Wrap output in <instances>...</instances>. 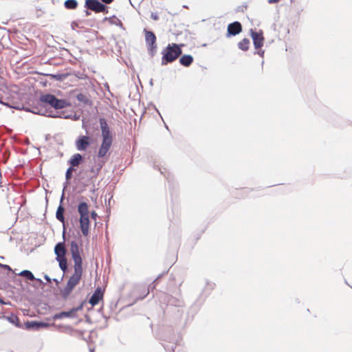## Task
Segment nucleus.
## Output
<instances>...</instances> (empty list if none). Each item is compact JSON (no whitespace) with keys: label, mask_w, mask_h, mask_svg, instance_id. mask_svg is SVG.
Here are the masks:
<instances>
[{"label":"nucleus","mask_w":352,"mask_h":352,"mask_svg":"<svg viewBox=\"0 0 352 352\" xmlns=\"http://www.w3.org/2000/svg\"><path fill=\"white\" fill-rule=\"evenodd\" d=\"M184 45L177 43H169L162 51L161 65H167L176 60L182 54V47Z\"/></svg>","instance_id":"f257e3e1"},{"label":"nucleus","mask_w":352,"mask_h":352,"mask_svg":"<svg viewBox=\"0 0 352 352\" xmlns=\"http://www.w3.org/2000/svg\"><path fill=\"white\" fill-rule=\"evenodd\" d=\"M78 212L80 214L79 223L80 228L83 236H87L89 231V205L85 201H80L77 207Z\"/></svg>","instance_id":"f03ea898"},{"label":"nucleus","mask_w":352,"mask_h":352,"mask_svg":"<svg viewBox=\"0 0 352 352\" xmlns=\"http://www.w3.org/2000/svg\"><path fill=\"white\" fill-rule=\"evenodd\" d=\"M74 272L69 278L65 287L60 290L63 299L66 300L72 293L76 285L80 282L82 274V267H74Z\"/></svg>","instance_id":"7ed1b4c3"},{"label":"nucleus","mask_w":352,"mask_h":352,"mask_svg":"<svg viewBox=\"0 0 352 352\" xmlns=\"http://www.w3.org/2000/svg\"><path fill=\"white\" fill-rule=\"evenodd\" d=\"M39 102L43 104V105L50 106V109H54L55 110L62 109L66 107L69 106V102L65 99H59L56 96L51 94H43L39 98Z\"/></svg>","instance_id":"20e7f679"},{"label":"nucleus","mask_w":352,"mask_h":352,"mask_svg":"<svg viewBox=\"0 0 352 352\" xmlns=\"http://www.w3.org/2000/svg\"><path fill=\"white\" fill-rule=\"evenodd\" d=\"M25 111L32 112L34 114L45 116L50 118H60L65 119H68L70 118L69 115H65V113H59L58 111H54L50 108L46 107L45 105H43L41 102L36 106L32 107L31 109L28 107L25 108Z\"/></svg>","instance_id":"39448f33"},{"label":"nucleus","mask_w":352,"mask_h":352,"mask_svg":"<svg viewBox=\"0 0 352 352\" xmlns=\"http://www.w3.org/2000/svg\"><path fill=\"white\" fill-rule=\"evenodd\" d=\"M158 298L161 304L166 305V306H173L179 308L184 306V302L182 298L173 296L166 293H161Z\"/></svg>","instance_id":"423d86ee"},{"label":"nucleus","mask_w":352,"mask_h":352,"mask_svg":"<svg viewBox=\"0 0 352 352\" xmlns=\"http://www.w3.org/2000/svg\"><path fill=\"white\" fill-rule=\"evenodd\" d=\"M144 32H145V42L148 53L151 57H153L157 52L156 36L152 31L146 29H144Z\"/></svg>","instance_id":"0eeeda50"},{"label":"nucleus","mask_w":352,"mask_h":352,"mask_svg":"<svg viewBox=\"0 0 352 352\" xmlns=\"http://www.w3.org/2000/svg\"><path fill=\"white\" fill-rule=\"evenodd\" d=\"M85 7L96 13H107V7L98 0H85Z\"/></svg>","instance_id":"6e6552de"},{"label":"nucleus","mask_w":352,"mask_h":352,"mask_svg":"<svg viewBox=\"0 0 352 352\" xmlns=\"http://www.w3.org/2000/svg\"><path fill=\"white\" fill-rule=\"evenodd\" d=\"M70 251L74 262V267H82V260L80 254L78 245L76 241H71Z\"/></svg>","instance_id":"1a4fd4ad"},{"label":"nucleus","mask_w":352,"mask_h":352,"mask_svg":"<svg viewBox=\"0 0 352 352\" xmlns=\"http://www.w3.org/2000/svg\"><path fill=\"white\" fill-rule=\"evenodd\" d=\"M50 324L43 321L27 320L24 322L23 328L28 331H38L41 329H47Z\"/></svg>","instance_id":"9d476101"},{"label":"nucleus","mask_w":352,"mask_h":352,"mask_svg":"<svg viewBox=\"0 0 352 352\" xmlns=\"http://www.w3.org/2000/svg\"><path fill=\"white\" fill-rule=\"evenodd\" d=\"M250 36L253 41V44L256 50L260 49L264 43V36L262 30L256 32L253 29H250Z\"/></svg>","instance_id":"9b49d317"},{"label":"nucleus","mask_w":352,"mask_h":352,"mask_svg":"<svg viewBox=\"0 0 352 352\" xmlns=\"http://www.w3.org/2000/svg\"><path fill=\"white\" fill-rule=\"evenodd\" d=\"M242 32L241 23L239 21H234L228 24L227 28L226 37L234 36Z\"/></svg>","instance_id":"f8f14e48"},{"label":"nucleus","mask_w":352,"mask_h":352,"mask_svg":"<svg viewBox=\"0 0 352 352\" xmlns=\"http://www.w3.org/2000/svg\"><path fill=\"white\" fill-rule=\"evenodd\" d=\"M91 144V138L87 135H80L76 140V147L78 151H86Z\"/></svg>","instance_id":"ddd939ff"},{"label":"nucleus","mask_w":352,"mask_h":352,"mask_svg":"<svg viewBox=\"0 0 352 352\" xmlns=\"http://www.w3.org/2000/svg\"><path fill=\"white\" fill-rule=\"evenodd\" d=\"M99 123L101 129L102 139L113 140V137L106 119L104 118H100Z\"/></svg>","instance_id":"4468645a"},{"label":"nucleus","mask_w":352,"mask_h":352,"mask_svg":"<svg viewBox=\"0 0 352 352\" xmlns=\"http://www.w3.org/2000/svg\"><path fill=\"white\" fill-rule=\"evenodd\" d=\"M65 213V208L63 206V204H59V206L57 208L56 212V218L63 223V236L65 239V234L66 232V228H65V218L64 216Z\"/></svg>","instance_id":"2eb2a0df"},{"label":"nucleus","mask_w":352,"mask_h":352,"mask_svg":"<svg viewBox=\"0 0 352 352\" xmlns=\"http://www.w3.org/2000/svg\"><path fill=\"white\" fill-rule=\"evenodd\" d=\"M113 140L102 139L101 146L98 152V157L100 158L104 157L112 145Z\"/></svg>","instance_id":"dca6fc26"},{"label":"nucleus","mask_w":352,"mask_h":352,"mask_svg":"<svg viewBox=\"0 0 352 352\" xmlns=\"http://www.w3.org/2000/svg\"><path fill=\"white\" fill-rule=\"evenodd\" d=\"M104 292L101 289V287H98L91 295L89 300V303L91 305V306H95L99 303V302L103 298Z\"/></svg>","instance_id":"f3484780"},{"label":"nucleus","mask_w":352,"mask_h":352,"mask_svg":"<svg viewBox=\"0 0 352 352\" xmlns=\"http://www.w3.org/2000/svg\"><path fill=\"white\" fill-rule=\"evenodd\" d=\"M67 250L65 248V242H58L54 247V253L56 255V258H66L65 254Z\"/></svg>","instance_id":"a211bd4d"},{"label":"nucleus","mask_w":352,"mask_h":352,"mask_svg":"<svg viewBox=\"0 0 352 352\" xmlns=\"http://www.w3.org/2000/svg\"><path fill=\"white\" fill-rule=\"evenodd\" d=\"M1 318H3L9 321L11 324H14L15 327L18 328L23 329V325L20 322L19 317L14 314H10V316H1Z\"/></svg>","instance_id":"6ab92c4d"},{"label":"nucleus","mask_w":352,"mask_h":352,"mask_svg":"<svg viewBox=\"0 0 352 352\" xmlns=\"http://www.w3.org/2000/svg\"><path fill=\"white\" fill-rule=\"evenodd\" d=\"M84 161L83 156L80 153H76L69 160L68 164L74 168L78 166Z\"/></svg>","instance_id":"aec40b11"},{"label":"nucleus","mask_w":352,"mask_h":352,"mask_svg":"<svg viewBox=\"0 0 352 352\" xmlns=\"http://www.w3.org/2000/svg\"><path fill=\"white\" fill-rule=\"evenodd\" d=\"M76 98L82 104L91 106L92 101L90 99V96L88 93H78L76 96Z\"/></svg>","instance_id":"412c9836"},{"label":"nucleus","mask_w":352,"mask_h":352,"mask_svg":"<svg viewBox=\"0 0 352 352\" xmlns=\"http://www.w3.org/2000/svg\"><path fill=\"white\" fill-rule=\"evenodd\" d=\"M19 276L24 277L25 279L29 280H36L40 285H44L45 283L41 279L35 278L32 272L28 270H24L18 274Z\"/></svg>","instance_id":"4be33fe9"},{"label":"nucleus","mask_w":352,"mask_h":352,"mask_svg":"<svg viewBox=\"0 0 352 352\" xmlns=\"http://www.w3.org/2000/svg\"><path fill=\"white\" fill-rule=\"evenodd\" d=\"M76 317V316H74L73 311H72V309H70L69 311H61V312L55 314L52 316V318L56 320L63 319V318H74Z\"/></svg>","instance_id":"5701e85b"},{"label":"nucleus","mask_w":352,"mask_h":352,"mask_svg":"<svg viewBox=\"0 0 352 352\" xmlns=\"http://www.w3.org/2000/svg\"><path fill=\"white\" fill-rule=\"evenodd\" d=\"M193 57L190 54H184L179 58V63L184 67H189L193 62Z\"/></svg>","instance_id":"b1692460"},{"label":"nucleus","mask_w":352,"mask_h":352,"mask_svg":"<svg viewBox=\"0 0 352 352\" xmlns=\"http://www.w3.org/2000/svg\"><path fill=\"white\" fill-rule=\"evenodd\" d=\"M250 41L248 38H244L242 39L240 42L238 43L237 46L239 49H240L242 51H248L249 49Z\"/></svg>","instance_id":"393cba45"},{"label":"nucleus","mask_w":352,"mask_h":352,"mask_svg":"<svg viewBox=\"0 0 352 352\" xmlns=\"http://www.w3.org/2000/svg\"><path fill=\"white\" fill-rule=\"evenodd\" d=\"M78 1L76 0H66L64 6L68 10H74L78 7Z\"/></svg>","instance_id":"a878e982"},{"label":"nucleus","mask_w":352,"mask_h":352,"mask_svg":"<svg viewBox=\"0 0 352 352\" xmlns=\"http://www.w3.org/2000/svg\"><path fill=\"white\" fill-rule=\"evenodd\" d=\"M56 260L58 262L59 267L60 270L65 272L67 270V261L66 258H56Z\"/></svg>","instance_id":"bb28decb"},{"label":"nucleus","mask_w":352,"mask_h":352,"mask_svg":"<svg viewBox=\"0 0 352 352\" xmlns=\"http://www.w3.org/2000/svg\"><path fill=\"white\" fill-rule=\"evenodd\" d=\"M162 276V274H160V275L157 277V278H156V279H155V280H154L151 284H150V285H148V292H147V293H146V294L143 297H142V298H141V299L144 298L146 296V295L149 293L150 290H153V289H154V288L155 287V282H156L158 279H160V278H161V276Z\"/></svg>","instance_id":"cd10ccee"},{"label":"nucleus","mask_w":352,"mask_h":352,"mask_svg":"<svg viewBox=\"0 0 352 352\" xmlns=\"http://www.w3.org/2000/svg\"><path fill=\"white\" fill-rule=\"evenodd\" d=\"M76 168H72V166H69L65 173V179L68 181L70 180L72 178L73 176V171H75Z\"/></svg>","instance_id":"c85d7f7f"},{"label":"nucleus","mask_w":352,"mask_h":352,"mask_svg":"<svg viewBox=\"0 0 352 352\" xmlns=\"http://www.w3.org/2000/svg\"><path fill=\"white\" fill-rule=\"evenodd\" d=\"M51 76L56 80H62L67 76V75L64 74H52Z\"/></svg>","instance_id":"c756f323"},{"label":"nucleus","mask_w":352,"mask_h":352,"mask_svg":"<svg viewBox=\"0 0 352 352\" xmlns=\"http://www.w3.org/2000/svg\"><path fill=\"white\" fill-rule=\"evenodd\" d=\"M83 305H84V302H82L80 305H78V307H74L72 309V311H73V313L74 314V316H76V312L81 310L83 307Z\"/></svg>","instance_id":"7c9ffc66"},{"label":"nucleus","mask_w":352,"mask_h":352,"mask_svg":"<svg viewBox=\"0 0 352 352\" xmlns=\"http://www.w3.org/2000/svg\"><path fill=\"white\" fill-rule=\"evenodd\" d=\"M89 171L93 174V177H96L100 171L95 166H93L90 168Z\"/></svg>","instance_id":"2f4dec72"},{"label":"nucleus","mask_w":352,"mask_h":352,"mask_svg":"<svg viewBox=\"0 0 352 352\" xmlns=\"http://www.w3.org/2000/svg\"><path fill=\"white\" fill-rule=\"evenodd\" d=\"M104 162L98 161V162H96V165L94 166L97 169H98L99 171L102 169Z\"/></svg>","instance_id":"473e14b6"},{"label":"nucleus","mask_w":352,"mask_h":352,"mask_svg":"<svg viewBox=\"0 0 352 352\" xmlns=\"http://www.w3.org/2000/svg\"><path fill=\"white\" fill-rule=\"evenodd\" d=\"M0 267L3 268V269H5V270H7L8 271H10V272L12 271V270L10 267V266L8 265H6V264H3V263H0Z\"/></svg>","instance_id":"72a5a7b5"},{"label":"nucleus","mask_w":352,"mask_h":352,"mask_svg":"<svg viewBox=\"0 0 352 352\" xmlns=\"http://www.w3.org/2000/svg\"><path fill=\"white\" fill-rule=\"evenodd\" d=\"M113 18L116 19V22H114V21H111V23H114V24H116V25H120V27H122V23L121 22V21H120V19H118L116 18V16H113Z\"/></svg>","instance_id":"f704fd0d"},{"label":"nucleus","mask_w":352,"mask_h":352,"mask_svg":"<svg viewBox=\"0 0 352 352\" xmlns=\"http://www.w3.org/2000/svg\"><path fill=\"white\" fill-rule=\"evenodd\" d=\"M151 18L154 21H157L159 19V16L157 12H152L151 14Z\"/></svg>","instance_id":"c9c22d12"},{"label":"nucleus","mask_w":352,"mask_h":352,"mask_svg":"<svg viewBox=\"0 0 352 352\" xmlns=\"http://www.w3.org/2000/svg\"><path fill=\"white\" fill-rule=\"evenodd\" d=\"M159 170L160 171L161 174L164 175L166 178L167 179L169 180V174L168 175H166L165 173V170H166V168H158Z\"/></svg>","instance_id":"e433bc0d"},{"label":"nucleus","mask_w":352,"mask_h":352,"mask_svg":"<svg viewBox=\"0 0 352 352\" xmlns=\"http://www.w3.org/2000/svg\"><path fill=\"white\" fill-rule=\"evenodd\" d=\"M214 287V283H206V289H207L208 288H209L210 290L212 289Z\"/></svg>","instance_id":"4c0bfd02"},{"label":"nucleus","mask_w":352,"mask_h":352,"mask_svg":"<svg viewBox=\"0 0 352 352\" xmlns=\"http://www.w3.org/2000/svg\"><path fill=\"white\" fill-rule=\"evenodd\" d=\"M90 215H91V218L92 219L96 220L98 214H97V213L94 210L91 212Z\"/></svg>","instance_id":"58836bf2"},{"label":"nucleus","mask_w":352,"mask_h":352,"mask_svg":"<svg viewBox=\"0 0 352 352\" xmlns=\"http://www.w3.org/2000/svg\"><path fill=\"white\" fill-rule=\"evenodd\" d=\"M265 51L264 50H259L254 52V54H258L260 56L263 57Z\"/></svg>","instance_id":"ea45409f"},{"label":"nucleus","mask_w":352,"mask_h":352,"mask_svg":"<svg viewBox=\"0 0 352 352\" xmlns=\"http://www.w3.org/2000/svg\"><path fill=\"white\" fill-rule=\"evenodd\" d=\"M0 303L1 305H10V302L8 301V302H6L3 299H2L1 297H0Z\"/></svg>","instance_id":"a19ab883"},{"label":"nucleus","mask_w":352,"mask_h":352,"mask_svg":"<svg viewBox=\"0 0 352 352\" xmlns=\"http://www.w3.org/2000/svg\"><path fill=\"white\" fill-rule=\"evenodd\" d=\"M44 278L45 280H47V282H51L52 281V279L51 278L47 275V274H45L44 275Z\"/></svg>","instance_id":"79ce46f5"},{"label":"nucleus","mask_w":352,"mask_h":352,"mask_svg":"<svg viewBox=\"0 0 352 352\" xmlns=\"http://www.w3.org/2000/svg\"><path fill=\"white\" fill-rule=\"evenodd\" d=\"M113 0H101V1L105 4H109L113 2Z\"/></svg>","instance_id":"37998d69"},{"label":"nucleus","mask_w":352,"mask_h":352,"mask_svg":"<svg viewBox=\"0 0 352 352\" xmlns=\"http://www.w3.org/2000/svg\"><path fill=\"white\" fill-rule=\"evenodd\" d=\"M280 0H268V3L270 4L276 3L279 2Z\"/></svg>","instance_id":"c03bdc74"},{"label":"nucleus","mask_w":352,"mask_h":352,"mask_svg":"<svg viewBox=\"0 0 352 352\" xmlns=\"http://www.w3.org/2000/svg\"><path fill=\"white\" fill-rule=\"evenodd\" d=\"M64 197H65V195H64V190H63L62 195H61V197H60V204H63Z\"/></svg>","instance_id":"a18cd8bd"},{"label":"nucleus","mask_w":352,"mask_h":352,"mask_svg":"<svg viewBox=\"0 0 352 352\" xmlns=\"http://www.w3.org/2000/svg\"><path fill=\"white\" fill-rule=\"evenodd\" d=\"M2 104H3V105H5V106H6V107H9V108H14V107H13L12 106H11L8 102H3L2 103Z\"/></svg>","instance_id":"49530a36"},{"label":"nucleus","mask_w":352,"mask_h":352,"mask_svg":"<svg viewBox=\"0 0 352 352\" xmlns=\"http://www.w3.org/2000/svg\"><path fill=\"white\" fill-rule=\"evenodd\" d=\"M85 13L87 16H88L91 14V12L89 11V9H87V10H85Z\"/></svg>","instance_id":"de8ad7c7"},{"label":"nucleus","mask_w":352,"mask_h":352,"mask_svg":"<svg viewBox=\"0 0 352 352\" xmlns=\"http://www.w3.org/2000/svg\"><path fill=\"white\" fill-rule=\"evenodd\" d=\"M52 280H53L54 283H56V285L59 284V281L56 278H53Z\"/></svg>","instance_id":"09e8293b"},{"label":"nucleus","mask_w":352,"mask_h":352,"mask_svg":"<svg viewBox=\"0 0 352 352\" xmlns=\"http://www.w3.org/2000/svg\"><path fill=\"white\" fill-rule=\"evenodd\" d=\"M149 84H150L151 85H153V79H151V80H150Z\"/></svg>","instance_id":"8fccbe9b"},{"label":"nucleus","mask_w":352,"mask_h":352,"mask_svg":"<svg viewBox=\"0 0 352 352\" xmlns=\"http://www.w3.org/2000/svg\"><path fill=\"white\" fill-rule=\"evenodd\" d=\"M82 128L83 129H86V125L84 122H82Z\"/></svg>","instance_id":"3c124183"},{"label":"nucleus","mask_w":352,"mask_h":352,"mask_svg":"<svg viewBox=\"0 0 352 352\" xmlns=\"http://www.w3.org/2000/svg\"><path fill=\"white\" fill-rule=\"evenodd\" d=\"M89 351H90V352H94V349H90Z\"/></svg>","instance_id":"603ef678"},{"label":"nucleus","mask_w":352,"mask_h":352,"mask_svg":"<svg viewBox=\"0 0 352 352\" xmlns=\"http://www.w3.org/2000/svg\"><path fill=\"white\" fill-rule=\"evenodd\" d=\"M3 101L0 98V103L2 104Z\"/></svg>","instance_id":"864d4df0"},{"label":"nucleus","mask_w":352,"mask_h":352,"mask_svg":"<svg viewBox=\"0 0 352 352\" xmlns=\"http://www.w3.org/2000/svg\"><path fill=\"white\" fill-rule=\"evenodd\" d=\"M164 348L165 349L166 351H168V349L166 348V346H164Z\"/></svg>","instance_id":"5fc2aeb1"},{"label":"nucleus","mask_w":352,"mask_h":352,"mask_svg":"<svg viewBox=\"0 0 352 352\" xmlns=\"http://www.w3.org/2000/svg\"><path fill=\"white\" fill-rule=\"evenodd\" d=\"M171 350L173 351V352H174V348L173 346L171 347Z\"/></svg>","instance_id":"6e6d98bb"},{"label":"nucleus","mask_w":352,"mask_h":352,"mask_svg":"<svg viewBox=\"0 0 352 352\" xmlns=\"http://www.w3.org/2000/svg\"><path fill=\"white\" fill-rule=\"evenodd\" d=\"M74 24V22H72V28H74V26H73Z\"/></svg>","instance_id":"4d7b16f0"},{"label":"nucleus","mask_w":352,"mask_h":352,"mask_svg":"<svg viewBox=\"0 0 352 352\" xmlns=\"http://www.w3.org/2000/svg\"><path fill=\"white\" fill-rule=\"evenodd\" d=\"M110 201H111V199H109L108 200L109 204H110Z\"/></svg>","instance_id":"13d9d810"},{"label":"nucleus","mask_w":352,"mask_h":352,"mask_svg":"<svg viewBox=\"0 0 352 352\" xmlns=\"http://www.w3.org/2000/svg\"><path fill=\"white\" fill-rule=\"evenodd\" d=\"M0 288L1 289L2 287L0 286Z\"/></svg>","instance_id":"bf43d9fd"}]
</instances>
